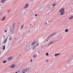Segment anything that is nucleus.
Segmentation results:
<instances>
[{"label": "nucleus", "mask_w": 73, "mask_h": 73, "mask_svg": "<svg viewBox=\"0 0 73 73\" xmlns=\"http://www.w3.org/2000/svg\"><path fill=\"white\" fill-rule=\"evenodd\" d=\"M65 9L64 8L62 9L59 11L60 12H61V13L60 14V15H64V13H65V12H64V11Z\"/></svg>", "instance_id": "f257e3e1"}, {"label": "nucleus", "mask_w": 73, "mask_h": 73, "mask_svg": "<svg viewBox=\"0 0 73 73\" xmlns=\"http://www.w3.org/2000/svg\"><path fill=\"white\" fill-rule=\"evenodd\" d=\"M10 30L11 31V33L13 34L14 32V30H15V28L13 27H10Z\"/></svg>", "instance_id": "f03ea898"}, {"label": "nucleus", "mask_w": 73, "mask_h": 73, "mask_svg": "<svg viewBox=\"0 0 73 73\" xmlns=\"http://www.w3.org/2000/svg\"><path fill=\"white\" fill-rule=\"evenodd\" d=\"M57 33V32H55V33H53L52 34H51L50 36L48 38H47L46 40V41L47 42H48V40H49V38L51 36H53V35H55L56 33Z\"/></svg>", "instance_id": "7ed1b4c3"}, {"label": "nucleus", "mask_w": 73, "mask_h": 73, "mask_svg": "<svg viewBox=\"0 0 73 73\" xmlns=\"http://www.w3.org/2000/svg\"><path fill=\"white\" fill-rule=\"evenodd\" d=\"M36 45L35 46H38V45L39 44H38L37 43V41H35L34 42L31 43V45Z\"/></svg>", "instance_id": "20e7f679"}, {"label": "nucleus", "mask_w": 73, "mask_h": 73, "mask_svg": "<svg viewBox=\"0 0 73 73\" xmlns=\"http://www.w3.org/2000/svg\"><path fill=\"white\" fill-rule=\"evenodd\" d=\"M27 68V69H24V70H23L22 71V72L23 73H26V72H28V71H29V68Z\"/></svg>", "instance_id": "39448f33"}, {"label": "nucleus", "mask_w": 73, "mask_h": 73, "mask_svg": "<svg viewBox=\"0 0 73 73\" xmlns=\"http://www.w3.org/2000/svg\"><path fill=\"white\" fill-rule=\"evenodd\" d=\"M28 6H29V4L28 3H27L26 4V5H25V7H24V8H28Z\"/></svg>", "instance_id": "423d86ee"}, {"label": "nucleus", "mask_w": 73, "mask_h": 73, "mask_svg": "<svg viewBox=\"0 0 73 73\" xmlns=\"http://www.w3.org/2000/svg\"><path fill=\"white\" fill-rule=\"evenodd\" d=\"M15 64H14L13 65H12L10 67V68H13L15 66Z\"/></svg>", "instance_id": "0eeeda50"}, {"label": "nucleus", "mask_w": 73, "mask_h": 73, "mask_svg": "<svg viewBox=\"0 0 73 73\" xmlns=\"http://www.w3.org/2000/svg\"><path fill=\"white\" fill-rule=\"evenodd\" d=\"M12 59H13V57H9L8 58V60L7 61H11V60H12Z\"/></svg>", "instance_id": "6e6552de"}, {"label": "nucleus", "mask_w": 73, "mask_h": 73, "mask_svg": "<svg viewBox=\"0 0 73 73\" xmlns=\"http://www.w3.org/2000/svg\"><path fill=\"white\" fill-rule=\"evenodd\" d=\"M70 66V63H67L66 64V66L67 68H69Z\"/></svg>", "instance_id": "1a4fd4ad"}, {"label": "nucleus", "mask_w": 73, "mask_h": 73, "mask_svg": "<svg viewBox=\"0 0 73 73\" xmlns=\"http://www.w3.org/2000/svg\"><path fill=\"white\" fill-rule=\"evenodd\" d=\"M54 43V42H53V41H51L49 44H48V46H49V45H52V44H53V43Z\"/></svg>", "instance_id": "9d476101"}, {"label": "nucleus", "mask_w": 73, "mask_h": 73, "mask_svg": "<svg viewBox=\"0 0 73 73\" xmlns=\"http://www.w3.org/2000/svg\"><path fill=\"white\" fill-rule=\"evenodd\" d=\"M60 54H59V53L55 54H54V55L55 56V57H57V56L60 55Z\"/></svg>", "instance_id": "9b49d317"}, {"label": "nucleus", "mask_w": 73, "mask_h": 73, "mask_svg": "<svg viewBox=\"0 0 73 73\" xmlns=\"http://www.w3.org/2000/svg\"><path fill=\"white\" fill-rule=\"evenodd\" d=\"M5 17H6L5 16L4 17L2 18V19L1 20V21H3V20H5Z\"/></svg>", "instance_id": "f8f14e48"}, {"label": "nucleus", "mask_w": 73, "mask_h": 73, "mask_svg": "<svg viewBox=\"0 0 73 73\" xmlns=\"http://www.w3.org/2000/svg\"><path fill=\"white\" fill-rule=\"evenodd\" d=\"M36 56H37V54H34L33 55V57H34V58H36Z\"/></svg>", "instance_id": "ddd939ff"}, {"label": "nucleus", "mask_w": 73, "mask_h": 73, "mask_svg": "<svg viewBox=\"0 0 73 73\" xmlns=\"http://www.w3.org/2000/svg\"><path fill=\"white\" fill-rule=\"evenodd\" d=\"M36 48V46H34L33 47V50H34Z\"/></svg>", "instance_id": "4468645a"}, {"label": "nucleus", "mask_w": 73, "mask_h": 73, "mask_svg": "<svg viewBox=\"0 0 73 73\" xmlns=\"http://www.w3.org/2000/svg\"><path fill=\"white\" fill-rule=\"evenodd\" d=\"M7 39H5L3 43L4 44H5V43L7 42Z\"/></svg>", "instance_id": "2eb2a0df"}, {"label": "nucleus", "mask_w": 73, "mask_h": 73, "mask_svg": "<svg viewBox=\"0 0 73 73\" xmlns=\"http://www.w3.org/2000/svg\"><path fill=\"white\" fill-rule=\"evenodd\" d=\"M5 1H6V0H2L1 2L2 3H5Z\"/></svg>", "instance_id": "dca6fc26"}, {"label": "nucleus", "mask_w": 73, "mask_h": 73, "mask_svg": "<svg viewBox=\"0 0 73 73\" xmlns=\"http://www.w3.org/2000/svg\"><path fill=\"white\" fill-rule=\"evenodd\" d=\"M72 19H73V16H71V17L69 18V19L71 20Z\"/></svg>", "instance_id": "f3484780"}, {"label": "nucleus", "mask_w": 73, "mask_h": 73, "mask_svg": "<svg viewBox=\"0 0 73 73\" xmlns=\"http://www.w3.org/2000/svg\"><path fill=\"white\" fill-rule=\"evenodd\" d=\"M62 37H60L58 39V40H62Z\"/></svg>", "instance_id": "a211bd4d"}, {"label": "nucleus", "mask_w": 73, "mask_h": 73, "mask_svg": "<svg viewBox=\"0 0 73 73\" xmlns=\"http://www.w3.org/2000/svg\"><path fill=\"white\" fill-rule=\"evenodd\" d=\"M6 62H7L6 60H4V61H3V64H5V63H6Z\"/></svg>", "instance_id": "6ab92c4d"}, {"label": "nucleus", "mask_w": 73, "mask_h": 73, "mask_svg": "<svg viewBox=\"0 0 73 73\" xmlns=\"http://www.w3.org/2000/svg\"><path fill=\"white\" fill-rule=\"evenodd\" d=\"M69 31V30L68 29H66L65 30V32H68V31Z\"/></svg>", "instance_id": "aec40b11"}, {"label": "nucleus", "mask_w": 73, "mask_h": 73, "mask_svg": "<svg viewBox=\"0 0 73 73\" xmlns=\"http://www.w3.org/2000/svg\"><path fill=\"white\" fill-rule=\"evenodd\" d=\"M3 50H5V45H4L3 46Z\"/></svg>", "instance_id": "412c9836"}, {"label": "nucleus", "mask_w": 73, "mask_h": 73, "mask_svg": "<svg viewBox=\"0 0 73 73\" xmlns=\"http://www.w3.org/2000/svg\"><path fill=\"white\" fill-rule=\"evenodd\" d=\"M12 37H10L9 38V41H11V40H12Z\"/></svg>", "instance_id": "4be33fe9"}, {"label": "nucleus", "mask_w": 73, "mask_h": 73, "mask_svg": "<svg viewBox=\"0 0 73 73\" xmlns=\"http://www.w3.org/2000/svg\"><path fill=\"white\" fill-rule=\"evenodd\" d=\"M46 56H48V55H49V53H48V52H47L46 54Z\"/></svg>", "instance_id": "5701e85b"}, {"label": "nucleus", "mask_w": 73, "mask_h": 73, "mask_svg": "<svg viewBox=\"0 0 73 73\" xmlns=\"http://www.w3.org/2000/svg\"><path fill=\"white\" fill-rule=\"evenodd\" d=\"M15 24L13 23V25L12 27H15Z\"/></svg>", "instance_id": "b1692460"}, {"label": "nucleus", "mask_w": 73, "mask_h": 73, "mask_svg": "<svg viewBox=\"0 0 73 73\" xmlns=\"http://www.w3.org/2000/svg\"><path fill=\"white\" fill-rule=\"evenodd\" d=\"M23 27H24V26H23V25H22V26H21V29H23Z\"/></svg>", "instance_id": "393cba45"}, {"label": "nucleus", "mask_w": 73, "mask_h": 73, "mask_svg": "<svg viewBox=\"0 0 73 73\" xmlns=\"http://www.w3.org/2000/svg\"><path fill=\"white\" fill-rule=\"evenodd\" d=\"M52 5H53V7H54V6H55V5H56V4H53Z\"/></svg>", "instance_id": "a878e982"}, {"label": "nucleus", "mask_w": 73, "mask_h": 73, "mask_svg": "<svg viewBox=\"0 0 73 73\" xmlns=\"http://www.w3.org/2000/svg\"><path fill=\"white\" fill-rule=\"evenodd\" d=\"M10 11H11V10H9L7 11V12L8 13L9 12H10Z\"/></svg>", "instance_id": "bb28decb"}, {"label": "nucleus", "mask_w": 73, "mask_h": 73, "mask_svg": "<svg viewBox=\"0 0 73 73\" xmlns=\"http://www.w3.org/2000/svg\"><path fill=\"white\" fill-rule=\"evenodd\" d=\"M5 32L6 33L7 32V30H5Z\"/></svg>", "instance_id": "cd10ccee"}, {"label": "nucleus", "mask_w": 73, "mask_h": 73, "mask_svg": "<svg viewBox=\"0 0 73 73\" xmlns=\"http://www.w3.org/2000/svg\"><path fill=\"white\" fill-rule=\"evenodd\" d=\"M28 49H28V48H26V50L27 51H28Z\"/></svg>", "instance_id": "c85d7f7f"}, {"label": "nucleus", "mask_w": 73, "mask_h": 73, "mask_svg": "<svg viewBox=\"0 0 73 73\" xmlns=\"http://www.w3.org/2000/svg\"><path fill=\"white\" fill-rule=\"evenodd\" d=\"M45 25H48V24H47V23L46 22L45 23Z\"/></svg>", "instance_id": "c756f323"}, {"label": "nucleus", "mask_w": 73, "mask_h": 73, "mask_svg": "<svg viewBox=\"0 0 73 73\" xmlns=\"http://www.w3.org/2000/svg\"><path fill=\"white\" fill-rule=\"evenodd\" d=\"M37 16V14H36L35 15V16Z\"/></svg>", "instance_id": "7c9ffc66"}, {"label": "nucleus", "mask_w": 73, "mask_h": 73, "mask_svg": "<svg viewBox=\"0 0 73 73\" xmlns=\"http://www.w3.org/2000/svg\"><path fill=\"white\" fill-rule=\"evenodd\" d=\"M33 61V60L31 59V60L30 61H31V62H32Z\"/></svg>", "instance_id": "2f4dec72"}, {"label": "nucleus", "mask_w": 73, "mask_h": 73, "mask_svg": "<svg viewBox=\"0 0 73 73\" xmlns=\"http://www.w3.org/2000/svg\"><path fill=\"white\" fill-rule=\"evenodd\" d=\"M64 25H66V23H64Z\"/></svg>", "instance_id": "473e14b6"}, {"label": "nucleus", "mask_w": 73, "mask_h": 73, "mask_svg": "<svg viewBox=\"0 0 73 73\" xmlns=\"http://www.w3.org/2000/svg\"><path fill=\"white\" fill-rule=\"evenodd\" d=\"M8 36L7 37V38L6 39H7V40H8Z\"/></svg>", "instance_id": "72a5a7b5"}, {"label": "nucleus", "mask_w": 73, "mask_h": 73, "mask_svg": "<svg viewBox=\"0 0 73 73\" xmlns=\"http://www.w3.org/2000/svg\"><path fill=\"white\" fill-rule=\"evenodd\" d=\"M46 62H48V60H46Z\"/></svg>", "instance_id": "f704fd0d"}, {"label": "nucleus", "mask_w": 73, "mask_h": 73, "mask_svg": "<svg viewBox=\"0 0 73 73\" xmlns=\"http://www.w3.org/2000/svg\"><path fill=\"white\" fill-rule=\"evenodd\" d=\"M30 25H32V24L30 23Z\"/></svg>", "instance_id": "c9c22d12"}, {"label": "nucleus", "mask_w": 73, "mask_h": 73, "mask_svg": "<svg viewBox=\"0 0 73 73\" xmlns=\"http://www.w3.org/2000/svg\"><path fill=\"white\" fill-rule=\"evenodd\" d=\"M56 41H58V40H56Z\"/></svg>", "instance_id": "e433bc0d"}, {"label": "nucleus", "mask_w": 73, "mask_h": 73, "mask_svg": "<svg viewBox=\"0 0 73 73\" xmlns=\"http://www.w3.org/2000/svg\"><path fill=\"white\" fill-rule=\"evenodd\" d=\"M20 71H18V72H19V73H20Z\"/></svg>", "instance_id": "4c0bfd02"}, {"label": "nucleus", "mask_w": 73, "mask_h": 73, "mask_svg": "<svg viewBox=\"0 0 73 73\" xmlns=\"http://www.w3.org/2000/svg\"><path fill=\"white\" fill-rule=\"evenodd\" d=\"M1 15V13H0V15Z\"/></svg>", "instance_id": "58836bf2"}, {"label": "nucleus", "mask_w": 73, "mask_h": 73, "mask_svg": "<svg viewBox=\"0 0 73 73\" xmlns=\"http://www.w3.org/2000/svg\"><path fill=\"white\" fill-rule=\"evenodd\" d=\"M18 73L17 72H15V73Z\"/></svg>", "instance_id": "ea45409f"}, {"label": "nucleus", "mask_w": 73, "mask_h": 73, "mask_svg": "<svg viewBox=\"0 0 73 73\" xmlns=\"http://www.w3.org/2000/svg\"><path fill=\"white\" fill-rule=\"evenodd\" d=\"M1 54V52H0V54Z\"/></svg>", "instance_id": "a19ab883"}, {"label": "nucleus", "mask_w": 73, "mask_h": 73, "mask_svg": "<svg viewBox=\"0 0 73 73\" xmlns=\"http://www.w3.org/2000/svg\"><path fill=\"white\" fill-rule=\"evenodd\" d=\"M1 8H2V9H3V7H1Z\"/></svg>", "instance_id": "79ce46f5"}, {"label": "nucleus", "mask_w": 73, "mask_h": 73, "mask_svg": "<svg viewBox=\"0 0 73 73\" xmlns=\"http://www.w3.org/2000/svg\"><path fill=\"white\" fill-rule=\"evenodd\" d=\"M29 32H30V30H29Z\"/></svg>", "instance_id": "37998d69"}, {"label": "nucleus", "mask_w": 73, "mask_h": 73, "mask_svg": "<svg viewBox=\"0 0 73 73\" xmlns=\"http://www.w3.org/2000/svg\"><path fill=\"white\" fill-rule=\"evenodd\" d=\"M20 56V55H19V56Z\"/></svg>", "instance_id": "c03bdc74"}]
</instances>
